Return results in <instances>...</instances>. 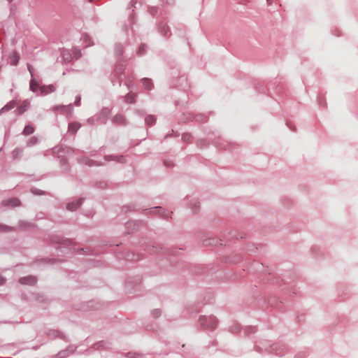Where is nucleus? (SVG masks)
<instances>
[{"mask_svg":"<svg viewBox=\"0 0 358 358\" xmlns=\"http://www.w3.org/2000/svg\"><path fill=\"white\" fill-rule=\"evenodd\" d=\"M10 227L0 224V231H10Z\"/></svg>","mask_w":358,"mask_h":358,"instance_id":"2eb2a0df","label":"nucleus"},{"mask_svg":"<svg viewBox=\"0 0 358 358\" xmlns=\"http://www.w3.org/2000/svg\"><path fill=\"white\" fill-rule=\"evenodd\" d=\"M2 204L3 206L17 207L20 206V201L16 198H12L9 199L3 200Z\"/></svg>","mask_w":358,"mask_h":358,"instance_id":"f03ea898","label":"nucleus"},{"mask_svg":"<svg viewBox=\"0 0 358 358\" xmlns=\"http://www.w3.org/2000/svg\"><path fill=\"white\" fill-rule=\"evenodd\" d=\"M17 105V101L12 100L10 101L8 104L3 106L1 109V111H9V110L16 107Z\"/></svg>","mask_w":358,"mask_h":358,"instance_id":"20e7f679","label":"nucleus"},{"mask_svg":"<svg viewBox=\"0 0 358 358\" xmlns=\"http://www.w3.org/2000/svg\"><path fill=\"white\" fill-rule=\"evenodd\" d=\"M93 0H89L90 2H92Z\"/></svg>","mask_w":358,"mask_h":358,"instance_id":"aec40b11","label":"nucleus"},{"mask_svg":"<svg viewBox=\"0 0 358 358\" xmlns=\"http://www.w3.org/2000/svg\"><path fill=\"white\" fill-rule=\"evenodd\" d=\"M79 128L78 123H71L69 125V131L71 133H75Z\"/></svg>","mask_w":358,"mask_h":358,"instance_id":"1a4fd4ad","label":"nucleus"},{"mask_svg":"<svg viewBox=\"0 0 358 358\" xmlns=\"http://www.w3.org/2000/svg\"><path fill=\"white\" fill-rule=\"evenodd\" d=\"M115 119L116 122L122 121L123 120V117L122 116H116L115 117Z\"/></svg>","mask_w":358,"mask_h":358,"instance_id":"f3484780","label":"nucleus"},{"mask_svg":"<svg viewBox=\"0 0 358 358\" xmlns=\"http://www.w3.org/2000/svg\"><path fill=\"white\" fill-rule=\"evenodd\" d=\"M155 312L157 313V316H158L159 315V313L157 310Z\"/></svg>","mask_w":358,"mask_h":358,"instance_id":"6ab92c4d","label":"nucleus"},{"mask_svg":"<svg viewBox=\"0 0 358 358\" xmlns=\"http://www.w3.org/2000/svg\"><path fill=\"white\" fill-rule=\"evenodd\" d=\"M19 58V55L17 54V51H13L10 56V64L13 66L17 65Z\"/></svg>","mask_w":358,"mask_h":358,"instance_id":"39448f33","label":"nucleus"},{"mask_svg":"<svg viewBox=\"0 0 358 358\" xmlns=\"http://www.w3.org/2000/svg\"><path fill=\"white\" fill-rule=\"evenodd\" d=\"M38 85L35 82V80H31L30 88L31 91L36 92L38 89Z\"/></svg>","mask_w":358,"mask_h":358,"instance_id":"9b49d317","label":"nucleus"},{"mask_svg":"<svg viewBox=\"0 0 358 358\" xmlns=\"http://www.w3.org/2000/svg\"><path fill=\"white\" fill-rule=\"evenodd\" d=\"M15 152V153H20V151L15 150V152Z\"/></svg>","mask_w":358,"mask_h":358,"instance_id":"a211bd4d","label":"nucleus"},{"mask_svg":"<svg viewBox=\"0 0 358 358\" xmlns=\"http://www.w3.org/2000/svg\"><path fill=\"white\" fill-rule=\"evenodd\" d=\"M182 138L183 141H187L190 139L191 136L189 134H183Z\"/></svg>","mask_w":358,"mask_h":358,"instance_id":"dca6fc26","label":"nucleus"},{"mask_svg":"<svg viewBox=\"0 0 358 358\" xmlns=\"http://www.w3.org/2000/svg\"><path fill=\"white\" fill-rule=\"evenodd\" d=\"M38 139L36 137H31L27 142V145H35L36 143L37 142Z\"/></svg>","mask_w":358,"mask_h":358,"instance_id":"4468645a","label":"nucleus"},{"mask_svg":"<svg viewBox=\"0 0 358 358\" xmlns=\"http://www.w3.org/2000/svg\"><path fill=\"white\" fill-rule=\"evenodd\" d=\"M34 131V126H32L31 124H27L24 127L23 133H24V135L28 136V135H31V134L33 133Z\"/></svg>","mask_w":358,"mask_h":358,"instance_id":"6e6552de","label":"nucleus"},{"mask_svg":"<svg viewBox=\"0 0 358 358\" xmlns=\"http://www.w3.org/2000/svg\"><path fill=\"white\" fill-rule=\"evenodd\" d=\"M143 83L146 90H150L152 86V83L151 80H148V78H144L143 80Z\"/></svg>","mask_w":358,"mask_h":358,"instance_id":"9d476101","label":"nucleus"},{"mask_svg":"<svg viewBox=\"0 0 358 358\" xmlns=\"http://www.w3.org/2000/svg\"><path fill=\"white\" fill-rule=\"evenodd\" d=\"M134 96L133 94H128L126 96V101L129 103H132L134 101Z\"/></svg>","mask_w":358,"mask_h":358,"instance_id":"f8f14e48","label":"nucleus"},{"mask_svg":"<svg viewBox=\"0 0 358 358\" xmlns=\"http://www.w3.org/2000/svg\"><path fill=\"white\" fill-rule=\"evenodd\" d=\"M82 201L80 200H78L71 203H67V209L69 210H75L81 205Z\"/></svg>","mask_w":358,"mask_h":358,"instance_id":"423d86ee","label":"nucleus"},{"mask_svg":"<svg viewBox=\"0 0 358 358\" xmlns=\"http://www.w3.org/2000/svg\"><path fill=\"white\" fill-rule=\"evenodd\" d=\"M41 93L43 94H47L48 93L52 92L55 91V87L52 85L42 86L40 89Z\"/></svg>","mask_w":358,"mask_h":358,"instance_id":"0eeeda50","label":"nucleus"},{"mask_svg":"<svg viewBox=\"0 0 358 358\" xmlns=\"http://www.w3.org/2000/svg\"><path fill=\"white\" fill-rule=\"evenodd\" d=\"M30 106V101L28 100H24L20 102L17 101V114L21 115L24 113Z\"/></svg>","mask_w":358,"mask_h":358,"instance_id":"f257e3e1","label":"nucleus"},{"mask_svg":"<svg viewBox=\"0 0 358 358\" xmlns=\"http://www.w3.org/2000/svg\"><path fill=\"white\" fill-rule=\"evenodd\" d=\"M145 122L148 124H152L155 122V117L152 115H149L145 117Z\"/></svg>","mask_w":358,"mask_h":358,"instance_id":"ddd939ff","label":"nucleus"},{"mask_svg":"<svg viewBox=\"0 0 358 358\" xmlns=\"http://www.w3.org/2000/svg\"><path fill=\"white\" fill-rule=\"evenodd\" d=\"M37 279L34 276H27L22 278L19 282L22 285H34L36 283Z\"/></svg>","mask_w":358,"mask_h":358,"instance_id":"7ed1b4c3","label":"nucleus"}]
</instances>
